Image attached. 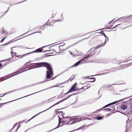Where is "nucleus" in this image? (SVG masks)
Instances as JSON below:
<instances>
[{
    "instance_id": "8fccbe9b",
    "label": "nucleus",
    "mask_w": 132,
    "mask_h": 132,
    "mask_svg": "<svg viewBox=\"0 0 132 132\" xmlns=\"http://www.w3.org/2000/svg\"><path fill=\"white\" fill-rule=\"evenodd\" d=\"M69 122H67V123H66L65 124H67V125H68V124H69V122Z\"/></svg>"
},
{
    "instance_id": "09e8293b",
    "label": "nucleus",
    "mask_w": 132,
    "mask_h": 132,
    "mask_svg": "<svg viewBox=\"0 0 132 132\" xmlns=\"http://www.w3.org/2000/svg\"><path fill=\"white\" fill-rule=\"evenodd\" d=\"M19 128V127H18V128H17V129H16V130L15 131V132H16L17 131V130H18V128Z\"/></svg>"
},
{
    "instance_id": "774afa93",
    "label": "nucleus",
    "mask_w": 132,
    "mask_h": 132,
    "mask_svg": "<svg viewBox=\"0 0 132 132\" xmlns=\"http://www.w3.org/2000/svg\"><path fill=\"white\" fill-rule=\"evenodd\" d=\"M3 61V60L1 61H0V62H2Z\"/></svg>"
},
{
    "instance_id": "c756f323",
    "label": "nucleus",
    "mask_w": 132,
    "mask_h": 132,
    "mask_svg": "<svg viewBox=\"0 0 132 132\" xmlns=\"http://www.w3.org/2000/svg\"><path fill=\"white\" fill-rule=\"evenodd\" d=\"M61 109H56L55 110V111L56 112L57 114H59L60 113H58L59 111H58L59 110Z\"/></svg>"
},
{
    "instance_id": "69168bd1",
    "label": "nucleus",
    "mask_w": 132,
    "mask_h": 132,
    "mask_svg": "<svg viewBox=\"0 0 132 132\" xmlns=\"http://www.w3.org/2000/svg\"><path fill=\"white\" fill-rule=\"evenodd\" d=\"M129 27V26L126 27H125V28H124V29L125 28H127V27Z\"/></svg>"
},
{
    "instance_id": "a19ab883",
    "label": "nucleus",
    "mask_w": 132,
    "mask_h": 132,
    "mask_svg": "<svg viewBox=\"0 0 132 132\" xmlns=\"http://www.w3.org/2000/svg\"><path fill=\"white\" fill-rule=\"evenodd\" d=\"M27 65L26 63L23 66L24 67H26Z\"/></svg>"
},
{
    "instance_id": "4c0bfd02",
    "label": "nucleus",
    "mask_w": 132,
    "mask_h": 132,
    "mask_svg": "<svg viewBox=\"0 0 132 132\" xmlns=\"http://www.w3.org/2000/svg\"><path fill=\"white\" fill-rule=\"evenodd\" d=\"M108 73V72H107V73H101V74H100L99 75H104V74H106Z\"/></svg>"
},
{
    "instance_id": "f8f14e48",
    "label": "nucleus",
    "mask_w": 132,
    "mask_h": 132,
    "mask_svg": "<svg viewBox=\"0 0 132 132\" xmlns=\"http://www.w3.org/2000/svg\"><path fill=\"white\" fill-rule=\"evenodd\" d=\"M60 112V113H61L62 114H61L62 115V116L63 117V120H64V121H67V119H66V118H67V119H68V118H69L70 117H64L63 116V115H64V113H63V112L62 111H61Z\"/></svg>"
},
{
    "instance_id": "4468645a",
    "label": "nucleus",
    "mask_w": 132,
    "mask_h": 132,
    "mask_svg": "<svg viewBox=\"0 0 132 132\" xmlns=\"http://www.w3.org/2000/svg\"><path fill=\"white\" fill-rule=\"evenodd\" d=\"M88 79H91V81H88V82H93L95 81V78L94 77H92V78H88Z\"/></svg>"
},
{
    "instance_id": "2f4dec72",
    "label": "nucleus",
    "mask_w": 132,
    "mask_h": 132,
    "mask_svg": "<svg viewBox=\"0 0 132 132\" xmlns=\"http://www.w3.org/2000/svg\"><path fill=\"white\" fill-rule=\"evenodd\" d=\"M128 65V64H124L122 66V68H125L126 66H127Z\"/></svg>"
},
{
    "instance_id": "6ab92c4d",
    "label": "nucleus",
    "mask_w": 132,
    "mask_h": 132,
    "mask_svg": "<svg viewBox=\"0 0 132 132\" xmlns=\"http://www.w3.org/2000/svg\"><path fill=\"white\" fill-rule=\"evenodd\" d=\"M102 119V117L100 116H97L96 117V119L97 120H100Z\"/></svg>"
},
{
    "instance_id": "a211bd4d",
    "label": "nucleus",
    "mask_w": 132,
    "mask_h": 132,
    "mask_svg": "<svg viewBox=\"0 0 132 132\" xmlns=\"http://www.w3.org/2000/svg\"><path fill=\"white\" fill-rule=\"evenodd\" d=\"M1 30H2V33L6 34L7 33V31H6V30L5 31L4 30V29L3 28Z\"/></svg>"
},
{
    "instance_id": "bb28decb",
    "label": "nucleus",
    "mask_w": 132,
    "mask_h": 132,
    "mask_svg": "<svg viewBox=\"0 0 132 132\" xmlns=\"http://www.w3.org/2000/svg\"><path fill=\"white\" fill-rule=\"evenodd\" d=\"M58 117L59 118V122H61V120H62V118H63V117L61 119H60V117L59 116H58Z\"/></svg>"
},
{
    "instance_id": "f257e3e1",
    "label": "nucleus",
    "mask_w": 132,
    "mask_h": 132,
    "mask_svg": "<svg viewBox=\"0 0 132 132\" xmlns=\"http://www.w3.org/2000/svg\"><path fill=\"white\" fill-rule=\"evenodd\" d=\"M34 66H40L44 65L46 67L47 70L46 72V78L49 79L53 76V73L51 66L48 63L46 62H39L32 64Z\"/></svg>"
},
{
    "instance_id": "6e6d98bb",
    "label": "nucleus",
    "mask_w": 132,
    "mask_h": 132,
    "mask_svg": "<svg viewBox=\"0 0 132 132\" xmlns=\"http://www.w3.org/2000/svg\"><path fill=\"white\" fill-rule=\"evenodd\" d=\"M69 70V69H67V70H66L65 71H68V70Z\"/></svg>"
},
{
    "instance_id": "79ce46f5",
    "label": "nucleus",
    "mask_w": 132,
    "mask_h": 132,
    "mask_svg": "<svg viewBox=\"0 0 132 132\" xmlns=\"http://www.w3.org/2000/svg\"><path fill=\"white\" fill-rule=\"evenodd\" d=\"M62 46H59V49L60 50V49L61 47H62Z\"/></svg>"
},
{
    "instance_id": "aec40b11",
    "label": "nucleus",
    "mask_w": 132,
    "mask_h": 132,
    "mask_svg": "<svg viewBox=\"0 0 132 132\" xmlns=\"http://www.w3.org/2000/svg\"><path fill=\"white\" fill-rule=\"evenodd\" d=\"M72 78L71 77L69 79V80H70V81H72V80H73V79H74V78H75V76L74 75H73V76H72Z\"/></svg>"
},
{
    "instance_id": "f3484780",
    "label": "nucleus",
    "mask_w": 132,
    "mask_h": 132,
    "mask_svg": "<svg viewBox=\"0 0 132 132\" xmlns=\"http://www.w3.org/2000/svg\"><path fill=\"white\" fill-rule=\"evenodd\" d=\"M112 109H111L110 108H107L105 109H104V111H110L111 110H112Z\"/></svg>"
},
{
    "instance_id": "473e14b6",
    "label": "nucleus",
    "mask_w": 132,
    "mask_h": 132,
    "mask_svg": "<svg viewBox=\"0 0 132 132\" xmlns=\"http://www.w3.org/2000/svg\"><path fill=\"white\" fill-rule=\"evenodd\" d=\"M48 21L49 20H48L47 22L44 25L43 27H44L45 25H48V24L49 26H50V24H48Z\"/></svg>"
},
{
    "instance_id": "e433bc0d",
    "label": "nucleus",
    "mask_w": 132,
    "mask_h": 132,
    "mask_svg": "<svg viewBox=\"0 0 132 132\" xmlns=\"http://www.w3.org/2000/svg\"><path fill=\"white\" fill-rule=\"evenodd\" d=\"M120 24H118V25H117L116 26H115L114 28H113V29H114V28H115L116 27H117V26H119V25H120Z\"/></svg>"
},
{
    "instance_id": "338daca9",
    "label": "nucleus",
    "mask_w": 132,
    "mask_h": 132,
    "mask_svg": "<svg viewBox=\"0 0 132 132\" xmlns=\"http://www.w3.org/2000/svg\"><path fill=\"white\" fill-rule=\"evenodd\" d=\"M89 87H88V88H86V89H88V88H89Z\"/></svg>"
},
{
    "instance_id": "c85d7f7f",
    "label": "nucleus",
    "mask_w": 132,
    "mask_h": 132,
    "mask_svg": "<svg viewBox=\"0 0 132 132\" xmlns=\"http://www.w3.org/2000/svg\"><path fill=\"white\" fill-rule=\"evenodd\" d=\"M61 123L62 124H64V125L65 124V121H63V120L61 121Z\"/></svg>"
},
{
    "instance_id": "13d9d810",
    "label": "nucleus",
    "mask_w": 132,
    "mask_h": 132,
    "mask_svg": "<svg viewBox=\"0 0 132 132\" xmlns=\"http://www.w3.org/2000/svg\"><path fill=\"white\" fill-rule=\"evenodd\" d=\"M50 56V55H47V56Z\"/></svg>"
},
{
    "instance_id": "a878e982",
    "label": "nucleus",
    "mask_w": 132,
    "mask_h": 132,
    "mask_svg": "<svg viewBox=\"0 0 132 132\" xmlns=\"http://www.w3.org/2000/svg\"><path fill=\"white\" fill-rule=\"evenodd\" d=\"M10 42H7L3 45H1V46H4H4H6V45L9 44L10 43Z\"/></svg>"
},
{
    "instance_id": "49530a36",
    "label": "nucleus",
    "mask_w": 132,
    "mask_h": 132,
    "mask_svg": "<svg viewBox=\"0 0 132 132\" xmlns=\"http://www.w3.org/2000/svg\"><path fill=\"white\" fill-rule=\"evenodd\" d=\"M84 88V87H83L82 88H80L79 89H83Z\"/></svg>"
},
{
    "instance_id": "423d86ee",
    "label": "nucleus",
    "mask_w": 132,
    "mask_h": 132,
    "mask_svg": "<svg viewBox=\"0 0 132 132\" xmlns=\"http://www.w3.org/2000/svg\"><path fill=\"white\" fill-rule=\"evenodd\" d=\"M77 84L76 83H75L73 85L72 87H71V88L68 91L67 93H66L64 94L65 95L68 94V93L73 92L75 91H76L78 90H76L75 89V88L76 86V85Z\"/></svg>"
},
{
    "instance_id": "1a4fd4ad",
    "label": "nucleus",
    "mask_w": 132,
    "mask_h": 132,
    "mask_svg": "<svg viewBox=\"0 0 132 132\" xmlns=\"http://www.w3.org/2000/svg\"><path fill=\"white\" fill-rule=\"evenodd\" d=\"M127 108V104L126 102H123L121 103L120 108L123 110H125Z\"/></svg>"
},
{
    "instance_id": "de8ad7c7",
    "label": "nucleus",
    "mask_w": 132,
    "mask_h": 132,
    "mask_svg": "<svg viewBox=\"0 0 132 132\" xmlns=\"http://www.w3.org/2000/svg\"><path fill=\"white\" fill-rule=\"evenodd\" d=\"M70 47H67V48H66V49H69V48H70Z\"/></svg>"
},
{
    "instance_id": "b1692460",
    "label": "nucleus",
    "mask_w": 132,
    "mask_h": 132,
    "mask_svg": "<svg viewBox=\"0 0 132 132\" xmlns=\"http://www.w3.org/2000/svg\"><path fill=\"white\" fill-rule=\"evenodd\" d=\"M102 35L105 38V43L106 42V38H107V37L106 36V35H105V34L104 33H103Z\"/></svg>"
},
{
    "instance_id": "5701e85b",
    "label": "nucleus",
    "mask_w": 132,
    "mask_h": 132,
    "mask_svg": "<svg viewBox=\"0 0 132 132\" xmlns=\"http://www.w3.org/2000/svg\"><path fill=\"white\" fill-rule=\"evenodd\" d=\"M92 56V55H90L88 54V55H87V56H86L85 57H84V58H85V59H87L89 58V57L90 56Z\"/></svg>"
},
{
    "instance_id": "2eb2a0df",
    "label": "nucleus",
    "mask_w": 132,
    "mask_h": 132,
    "mask_svg": "<svg viewBox=\"0 0 132 132\" xmlns=\"http://www.w3.org/2000/svg\"><path fill=\"white\" fill-rule=\"evenodd\" d=\"M11 54L12 56V58H13L14 56L15 55L17 57H18V56L16 55V53L15 52H11Z\"/></svg>"
},
{
    "instance_id": "0e129e2a",
    "label": "nucleus",
    "mask_w": 132,
    "mask_h": 132,
    "mask_svg": "<svg viewBox=\"0 0 132 132\" xmlns=\"http://www.w3.org/2000/svg\"><path fill=\"white\" fill-rule=\"evenodd\" d=\"M85 83H84V84H82L81 83H80V84H85Z\"/></svg>"
},
{
    "instance_id": "4be33fe9",
    "label": "nucleus",
    "mask_w": 132,
    "mask_h": 132,
    "mask_svg": "<svg viewBox=\"0 0 132 132\" xmlns=\"http://www.w3.org/2000/svg\"><path fill=\"white\" fill-rule=\"evenodd\" d=\"M54 98V97L52 98H51L50 99L46 100V101L49 102H50V101H53V98Z\"/></svg>"
},
{
    "instance_id": "5fc2aeb1",
    "label": "nucleus",
    "mask_w": 132,
    "mask_h": 132,
    "mask_svg": "<svg viewBox=\"0 0 132 132\" xmlns=\"http://www.w3.org/2000/svg\"><path fill=\"white\" fill-rule=\"evenodd\" d=\"M112 21H111L109 23V24H110L111 23V22H112Z\"/></svg>"
},
{
    "instance_id": "58836bf2",
    "label": "nucleus",
    "mask_w": 132,
    "mask_h": 132,
    "mask_svg": "<svg viewBox=\"0 0 132 132\" xmlns=\"http://www.w3.org/2000/svg\"><path fill=\"white\" fill-rule=\"evenodd\" d=\"M16 47V46L14 47H12L11 48V50L12 51H13V48H15Z\"/></svg>"
},
{
    "instance_id": "c03bdc74",
    "label": "nucleus",
    "mask_w": 132,
    "mask_h": 132,
    "mask_svg": "<svg viewBox=\"0 0 132 132\" xmlns=\"http://www.w3.org/2000/svg\"><path fill=\"white\" fill-rule=\"evenodd\" d=\"M30 62H28L27 63H26L27 64H30Z\"/></svg>"
},
{
    "instance_id": "ea45409f",
    "label": "nucleus",
    "mask_w": 132,
    "mask_h": 132,
    "mask_svg": "<svg viewBox=\"0 0 132 132\" xmlns=\"http://www.w3.org/2000/svg\"><path fill=\"white\" fill-rule=\"evenodd\" d=\"M93 62L92 61H88L87 62L88 63H92V62Z\"/></svg>"
},
{
    "instance_id": "680f3d73",
    "label": "nucleus",
    "mask_w": 132,
    "mask_h": 132,
    "mask_svg": "<svg viewBox=\"0 0 132 132\" xmlns=\"http://www.w3.org/2000/svg\"><path fill=\"white\" fill-rule=\"evenodd\" d=\"M111 108H113V107H114V106H112V107L111 106Z\"/></svg>"
},
{
    "instance_id": "f03ea898",
    "label": "nucleus",
    "mask_w": 132,
    "mask_h": 132,
    "mask_svg": "<svg viewBox=\"0 0 132 132\" xmlns=\"http://www.w3.org/2000/svg\"><path fill=\"white\" fill-rule=\"evenodd\" d=\"M27 68H25L24 69L20 70L17 71L13 73H12L9 75H6L5 76L1 78V82L3 81L10 77H11L14 76L20 73L26 71L28 70H29L28 68V69H27Z\"/></svg>"
},
{
    "instance_id": "0eeeda50",
    "label": "nucleus",
    "mask_w": 132,
    "mask_h": 132,
    "mask_svg": "<svg viewBox=\"0 0 132 132\" xmlns=\"http://www.w3.org/2000/svg\"><path fill=\"white\" fill-rule=\"evenodd\" d=\"M48 46V45H47L45 46H44L38 49H37L36 50H35V52L36 53H39V52H46L47 51H49L46 50L45 51H44L43 50L42 51V50H43V48L45 47H46L47 46Z\"/></svg>"
},
{
    "instance_id": "9b49d317",
    "label": "nucleus",
    "mask_w": 132,
    "mask_h": 132,
    "mask_svg": "<svg viewBox=\"0 0 132 132\" xmlns=\"http://www.w3.org/2000/svg\"><path fill=\"white\" fill-rule=\"evenodd\" d=\"M35 93H33V94H30V95H28L26 96H24V97H21V98H19L18 99H16V100H13V101H10V102H6V103H2L1 104H2V105H3V104H5L6 103H7L10 102H11L13 101H16V100H19V99H21V98H24V97H28V96H30V95H32V94H35Z\"/></svg>"
},
{
    "instance_id": "3c124183",
    "label": "nucleus",
    "mask_w": 132,
    "mask_h": 132,
    "mask_svg": "<svg viewBox=\"0 0 132 132\" xmlns=\"http://www.w3.org/2000/svg\"><path fill=\"white\" fill-rule=\"evenodd\" d=\"M120 19V18H119V19H118L117 20H116V21H118L119 20V19Z\"/></svg>"
},
{
    "instance_id": "7c9ffc66",
    "label": "nucleus",
    "mask_w": 132,
    "mask_h": 132,
    "mask_svg": "<svg viewBox=\"0 0 132 132\" xmlns=\"http://www.w3.org/2000/svg\"><path fill=\"white\" fill-rule=\"evenodd\" d=\"M11 91V92H8V93H6V94H4V95H3V96H1L0 97H3V96H4V95H5V94H8V93H11V92H13V91Z\"/></svg>"
},
{
    "instance_id": "cd10ccee",
    "label": "nucleus",
    "mask_w": 132,
    "mask_h": 132,
    "mask_svg": "<svg viewBox=\"0 0 132 132\" xmlns=\"http://www.w3.org/2000/svg\"><path fill=\"white\" fill-rule=\"evenodd\" d=\"M18 125V124L17 123H16L14 125V126L13 127V128L11 129L10 130V132H11V131L13 129V128H14V127L16 126H17V125Z\"/></svg>"
},
{
    "instance_id": "e2e57ef3",
    "label": "nucleus",
    "mask_w": 132,
    "mask_h": 132,
    "mask_svg": "<svg viewBox=\"0 0 132 132\" xmlns=\"http://www.w3.org/2000/svg\"><path fill=\"white\" fill-rule=\"evenodd\" d=\"M20 126L19 125V126H18V127H19V128Z\"/></svg>"
},
{
    "instance_id": "bf43d9fd",
    "label": "nucleus",
    "mask_w": 132,
    "mask_h": 132,
    "mask_svg": "<svg viewBox=\"0 0 132 132\" xmlns=\"http://www.w3.org/2000/svg\"><path fill=\"white\" fill-rule=\"evenodd\" d=\"M43 90H41V91H43ZM40 91H39V92H36V93H38V92H40Z\"/></svg>"
},
{
    "instance_id": "ddd939ff",
    "label": "nucleus",
    "mask_w": 132,
    "mask_h": 132,
    "mask_svg": "<svg viewBox=\"0 0 132 132\" xmlns=\"http://www.w3.org/2000/svg\"><path fill=\"white\" fill-rule=\"evenodd\" d=\"M132 16V14L129 15V16H124V17H123L121 18H120V20H123L127 19V18H128Z\"/></svg>"
},
{
    "instance_id": "c9c22d12",
    "label": "nucleus",
    "mask_w": 132,
    "mask_h": 132,
    "mask_svg": "<svg viewBox=\"0 0 132 132\" xmlns=\"http://www.w3.org/2000/svg\"><path fill=\"white\" fill-rule=\"evenodd\" d=\"M88 38H84L82 39H81V40H80V41H79V42H81V41H82V40H85V39H87Z\"/></svg>"
},
{
    "instance_id": "20e7f679",
    "label": "nucleus",
    "mask_w": 132,
    "mask_h": 132,
    "mask_svg": "<svg viewBox=\"0 0 132 132\" xmlns=\"http://www.w3.org/2000/svg\"><path fill=\"white\" fill-rule=\"evenodd\" d=\"M85 59L84 57L83 59H82L81 60L79 61L78 62L76 63L72 66L70 67V68H72V67H75L78 66L80 63L81 64L83 62H85Z\"/></svg>"
},
{
    "instance_id": "6e6552de",
    "label": "nucleus",
    "mask_w": 132,
    "mask_h": 132,
    "mask_svg": "<svg viewBox=\"0 0 132 132\" xmlns=\"http://www.w3.org/2000/svg\"><path fill=\"white\" fill-rule=\"evenodd\" d=\"M85 119V118L83 117H81L74 118H73V120H74V122L75 123L79 122Z\"/></svg>"
},
{
    "instance_id": "9d476101",
    "label": "nucleus",
    "mask_w": 132,
    "mask_h": 132,
    "mask_svg": "<svg viewBox=\"0 0 132 132\" xmlns=\"http://www.w3.org/2000/svg\"><path fill=\"white\" fill-rule=\"evenodd\" d=\"M105 43H104L103 44H100L98 46H97L96 47H95V48H92L89 51H88V52H89L91 50H94L95 49H96L97 48H98L100 47H102V46H104L105 45Z\"/></svg>"
},
{
    "instance_id": "7ed1b4c3",
    "label": "nucleus",
    "mask_w": 132,
    "mask_h": 132,
    "mask_svg": "<svg viewBox=\"0 0 132 132\" xmlns=\"http://www.w3.org/2000/svg\"><path fill=\"white\" fill-rule=\"evenodd\" d=\"M75 94H73V95H71L68 96L67 98H65V99H64L63 100H61V101H59V102H57V103H56L55 104H54V105H53V106H52L50 107V108H49L47 109L42 111V112H41L40 113H38V114H36V115L32 117V118H31L28 121H29L30 120H31V119H33V118H34V117H36V116L38 115L39 114H40V113H42V112H45L46 111H47V110H48V109H50V108H51L52 107H53V106H55V105L57 104H59V103H61V102H62L64 101L65 100H67V99H68V98H69L72 95H75Z\"/></svg>"
},
{
    "instance_id": "4d7b16f0",
    "label": "nucleus",
    "mask_w": 132,
    "mask_h": 132,
    "mask_svg": "<svg viewBox=\"0 0 132 132\" xmlns=\"http://www.w3.org/2000/svg\"><path fill=\"white\" fill-rule=\"evenodd\" d=\"M11 59V58H9V60H10Z\"/></svg>"
},
{
    "instance_id": "f704fd0d",
    "label": "nucleus",
    "mask_w": 132,
    "mask_h": 132,
    "mask_svg": "<svg viewBox=\"0 0 132 132\" xmlns=\"http://www.w3.org/2000/svg\"><path fill=\"white\" fill-rule=\"evenodd\" d=\"M9 8H10V7H9L8 8V9L5 12L4 14H3V15H2V16H3L4 15V14H6V13L8 12V10H9Z\"/></svg>"
},
{
    "instance_id": "72a5a7b5",
    "label": "nucleus",
    "mask_w": 132,
    "mask_h": 132,
    "mask_svg": "<svg viewBox=\"0 0 132 132\" xmlns=\"http://www.w3.org/2000/svg\"><path fill=\"white\" fill-rule=\"evenodd\" d=\"M6 37H4V38H3L1 40V42L2 43L4 40L5 38H6Z\"/></svg>"
},
{
    "instance_id": "412c9836",
    "label": "nucleus",
    "mask_w": 132,
    "mask_h": 132,
    "mask_svg": "<svg viewBox=\"0 0 132 132\" xmlns=\"http://www.w3.org/2000/svg\"><path fill=\"white\" fill-rule=\"evenodd\" d=\"M60 123H61V122H59L58 125V126H57L54 129H57V128H59V127H61L63 126V125H61L60 126H59V125H60Z\"/></svg>"
},
{
    "instance_id": "a18cd8bd",
    "label": "nucleus",
    "mask_w": 132,
    "mask_h": 132,
    "mask_svg": "<svg viewBox=\"0 0 132 132\" xmlns=\"http://www.w3.org/2000/svg\"><path fill=\"white\" fill-rule=\"evenodd\" d=\"M103 33V31H101V32H100V33H99L102 34Z\"/></svg>"
},
{
    "instance_id": "dca6fc26",
    "label": "nucleus",
    "mask_w": 132,
    "mask_h": 132,
    "mask_svg": "<svg viewBox=\"0 0 132 132\" xmlns=\"http://www.w3.org/2000/svg\"><path fill=\"white\" fill-rule=\"evenodd\" d=\"M63 17L62 15V14L61 15V18L60 19H59L58 20H55V21L57 22V21H61L62 20H63Z\"/></svg>"
},
{
    "instance_id": "39448f33",
    "label": "nucleus",
    "mask_w": 132,
    "mask_h": 132,
    "mask_svg": "<svg viewBox=\"0 0 132 132\" xmlns=\"http://www.w3.org/2000/svg\"><path fill=\"white\" fill-rule=\"evenodd\" d=\"M126 98H123L122 100H119L118 101H115V102H112V103H109L108 104H107L105 106H104L102 108L100 109H98L97 110V111H96V112H96L97 111H100V110H101V109H102V108H105L106 107H107L109 106H110V105H113V104H115L116 103H117L118 102H119L120 101L122 100H124L125 99H126Z\"/></svg>"
},
{
    "instance_id": "603ef678",
    "label": "nucleus",
    "mask_w": 132,
    "mask_h": 132,
    "mask_svg": "<svg viewBox=\"0 0 132 132\" xmlns=\"http://www.w3.org/2000/svg\"><path fill=\"white\" fill-rule=\"evenodd\" d=\"M120 19V18H119V19H118L117 20H116V21H118L119 20V19Z\"/></svg>"
},
{
    "instance_id": "052dcab7",
    "label": "nucleus",
    "mask_w": 132,
    "mask_h": 132,
    "mask_svg": "<svg viewBox=\"0 0 132 132\" xmlns=\"http://www.w3.org/2000/svg\"><path fill=\"white\" fill-rule=\"evenodd\" d=\"M106 38H107V41H108V38L107 37Z\"/></svg>"
},
{
    "instance_id": "864d4df0",
    "label": "nucleus",
    "mask_w": 132,
    "mask_h": 132,
    "mask_svg": "<svg viewBox=\"0 0 132 132\" xmlns=\"http://www.w3.org/2000/svg\"><path fill=\"white\" fill-rule=\"evenodd\" d=\"M0 65H1V68L2 67V64L1 63Z\"/></svg>"
},
{
    "instance_id": "393cba45",
    "label": "nucleus",
    "mask_w": 132,
    "mask_h": 132,
    "mask_svg": "<svg viewBox=\"0 0 132 132\" xmlns=\"http://www.w3.org/2000/svg\"><path fill=\"white\" fill-rule=\"evenodd\" d=\"M69 52L70 54L71 55H73V56H75V55H77V56H79V55H75V54H72V53L70 51H69Z\"/></svg>"
},
{
    "instance_id": "37998d69",
    "label": "nucleus",
    "mask_w": 132,
    "mask_h": 132,
    "mask_svg": "<svg viewBox=\"0 0 132 132\" xmlns=\"http://www.w3.org/2000/svg\"><path fill=\"white\" fill-rule=\"evenodd\" d=\"M84 127L83 126H81L80 127V129H81L83 128Z\"/></svg>"
}]
</instances>
